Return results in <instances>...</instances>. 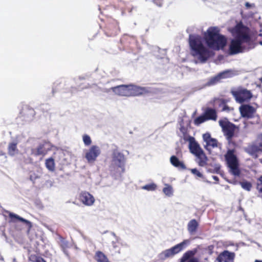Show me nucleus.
Listing matches in <instances>:
<instances>
[{
  "instance_id": "nucleus-1",
  "label": "nucleus",
  "mask_w": 262,
  "mask_h": 262,
  "mask_svg": "<svg viewBox=\"0 0 262 262\" xmlns=\"http://www.w3.org/2000/svg\"><path fill=\"white\" fill-rule=\"evenodd\" d=\"M235 38L231 40L229 45V55H235L248 51L255 47L250 35L249 28L244 25L242 21L237 23L233 29Z\"/></svg>"
},
{
  "instance_id": "nucleus-2",
  "label": "nucleus",
  "mask_w": 262,
  "mask_h": 262,
  "mask_svg": "<svg viewBox=\"0 0 262 262\" xmlns=\"http://www.w3.org/2000/svg\"><path fill=\"white\" fill-rule=\"evenodd\" d=\"M204 39L207 46L215 51L223 49L227 44V38L220 34L217 27L209 28L204 34Z\"/></svg>"
},
{
  "instance_id": "nucleus-3",
  "label": "nucleus",
  "mask_w": 262,
  "mask_h": 262,
  "mask_svg": "<svg viewBox=\"0 0 262 262\" xmlns=\"http://www.w3.org/2000/svg\"><path fill=\"white\" fill-rule=\"evenodd\" d=\"M189 43L192 55L197 56L201 62H205L210 57V51L204 46L199 36L189 35Z\"/></svg>"
},
{
  "instance_id": "nucleus-4",
  "label": "nucleus",
  "mask_w": 262,
  "mask_h": 262,
  "mask_svg": "<svg viewBox=\"0 0 262 262\" xmlns=\"http://www.w3.org/2000/svg\"><path fill=\"white\" fill-rule=\"evenodd\" d=\"M112 163L110 166L111 172L115 175L121 176L125 172V156L118 149H115L112 151Z\"/></svg>"
},
{
  "instance_id": "nucleus-5",
  "label": "nucleus",
  "mask_w": 262,
  "mask_h": 262,
  "mask_svg": "<svg viewBox=\"0 0 262 262\" xmlns=\"http://www.w3.org/2000/svg\"><path fill=\"white\" fill-rule=\"evenodd\" d=\"M225 159L231 172L235 176L240 174V170L238 168V164L237 158L234 155V150L231 149L228 150L225 155Z\"/></svg>"
},
{
  "instance_id": "nucleus-6",
  "label": "nucleus",
  "mask_w": 262,
  "mask_h": 262,
  "mask_svg": "<svg viewBox=\"0 0 262 262\" xmlns=\"http://www.w3.org/2000/svg\"><path fill=\"white\" fill-rule=\"evenodd\" d=\"M219 123L226 139L228 141L231 140L234 135L236 129H238V127L229 121L227 119L220 120Z\"/></svg>"
},
{
  "instance_id": "nucleus-7",
  "label": "nucleus",
  "mask_w": 262,
  "mask_h": 262,
  "mask_svg": "<svg viewBox=\"0 0 262 262\" xmlns=\"http://www.w3.org/2000/svg\"><path fill=\"white\" fill-rule=\"evenodd\" d=\"M189 241L185 239L171 248L162 251L160 254L161 258L165 259L173 256L174 255L182 251L186 247Z\"/></svg>"
},
{
  "instance_id": "nucleus-8",
  "label": "nucleus",
  "mask_w": 262,
  "mask_h": 262,
  "mask_svg": "<svg viewBox=\"0 0 262 262\" xmlns=\"http://www.w3.org/2000/svg\"><path fill=\"white\" fill-rule=\"evenodd\" d=\"M232 94L236 101L240 103L248 101L252 97L251 92L244 88H238L237 90L232 91Z\"/></svg>"
},
{
  "instance_id": "nucleus-9",
  "label": "nucleus",
  "mask_w": 262,
  "mask_h": 262,
  "mask_svg": "<svg viewBox=\"0 0 262 262\" xmlns=\"http://www.w3.org/2000/svg\"><path fill=\"white\" fill-rule=\"evenodd\" d=\"M101 154V149L97 145H92L85 153V158L90 163H94Z\"/></svg>"
},
{
  "instance_id": "nucleus-10",
  "label": "nucleus",
  "mask_w": 262,
  "mask_h": 262,
  "mask_svg": "<svg viewBox=\"0 0 262 262\" xmlns=\"http://www.w3.org/2000/svg\"><path fill=\"white\" fill-rule=\"evenodd\" d=\"M35 115L34 110L28 105H24L19 112V117L23 120L31 119Z\"/></svg>"
},
{
  "instance_id": "nucleus-11",
  "label": "nucleus",
  "mask_w": 262,
  "mask_h": 262,
  "mask_svg": "<svg viewBox=\"0 0 262 262\" xmlns=\"http://www.w3.org/2000/svg\"><path fill=\"white\" fill-rule=\"evenodd\" d=\"M239 111L243 117L249 119L254 117L256 109L249 104H244L240 106Z\"/></svg>"
},
{
  "instance_id": "nucleus-12",
  "label": "nucleus",
  "mask_w": 262,
  "mask_h": 262,
  "mask_svg": "<svg viewBox=\"0 0 262 262\" xmlns=\"http://www.w3.org/2000/svg\"><path fill=\"white\" fill-rule=\"evenodd\" d=\"M119 30L118 23L115 20H113L106 24L105 28V33L108 36H113L117 34Z\"/></svg>"
},
{
  "instance_id": "nucleus-13",
  "label": "nucleus",
  "mask_w": 262,
  "mask_h": 262,
  "mask_svg": "<svg viewBox=\"0 0 262 262\" xmlns=\"http://www.w3.org/2000/svg\"><path fill=\"white\" fill-rule=\"evenodd\" d=\"M79 200L85 206H92L95 202L94 197L89 192L81 191L78 196Z\"/></svg>"
},
{
  "instance_id": "nucleus-14",
  "label": "nucleus",
  "mask_w": 262,
  "mask_h": 262,
  "mask_svg": "<svg viewBox=\"0 0 262 262\" xmlns=\"http://www.w3.org/2000/svg\"><path fill=\"white\" fill-rule=\"evenodd\" d=\"M129 96H137L148 93V90L144 87L128 84Z\"/></svg>"
},
{
  "instance_id": "nucleus-15",
  "label": "nucleus",
  "mask_w": 262,
  "mask_h": 262,
  "mask_svg": "<svg viewBox=\"0 0 262 262\" xmlns=\"http://www.w3.org/2000/svg\"><path fill=\"white\" fill-rule=\"evenodd\" d=\"M112 91L116 94L122 96H129L128 85H120L112 87Z\"/></svg>"
},
{
  "instance_id": "nucleus-16",
  "label": "nucleus",
  "mask_w": 262,
  "mask_h": 262,
  "mask_svg": "<svg viewBox=\"0 0 262 262\" xmlns=\"http://www.w3.org/2000/svg\"><path fill=\"white\" fill-rule=\"evenodd\" d=\"M9 217L10 219L11 222L13 223H16L17 222H21L26 225L28 229L30 230L32 227V223L28 220H27L18 215L12 212H9Z\"/></svg>"
},
{
  "instance_id": "nucleus-17",
  "label": "nucleus",
  "mask_w": 262,
  "mask_h": 262,
  "mask_svg": "<svg viewBox=\"0 0 262 262\" xmlns=\"http://www.w3.org/2000/svg\"><path fill=\"white\" fill-rule=\"evenodd\" d=\"M235 257V254L230 252L227 250H225L222 252L216 258L217 261L230 262L233 261Z\"/></svg>"
},
{
  "instance_id": "nucleus-18",
  "label": "nucleus",
  "mask_w": 262,
  "mask_h": 262,
  "mask_svg": "<svg viewBox=\"0 0 262 262\" xmlns=\"http://www.w3.org/2000/svg\"><path fill=\"white\" fill-rule=\"evenodd\" d=\"M203 114L204 115L206 120L216 121L217 119V111L215 108L210 107H207L204 110Z\"/></svg>"
},
{
  "instance_id": "nucleus-19",
  "label": "nucleus",
  "mask_w": 262,
  "mask_h": 262,
  "mask_svg": "<svg viewBox=\"0 0 262 262\" xmlns=\"http://www.w3.org/2000/svg\"><path fill=\"white\" fill-rule=\"evenodd\" d=\"M246 151L251 156L257 158L258 154L259 152H262V148L259 144L258 145L252 144L248 146L246 149Z\"/></svg>"
},
{
  "instance_id": "nucleus-20",
  "label": "nucleus",
  "mask_w": 262,
  "mask_h": 262,
  "mask_svg": "<svg viewBox=\"0 0 262 262\" xmlns=\"http://www.w3.org/2000/svg\"><path fill=\"white\" fill-rule=\"evenodd\" d=\"M189 148L191 153L194 156L196 155H199V153L203 150L193 137L190 138Z\"/></svg>"
},
{
  "instance_id": "nucleus-21",
  "label": "nucleus",
  "mask_w": 262,
  "mask_h": 262,
  "mask_svg": "<svg viewBox=\"0 0 262 262\" xmlns=\"http://www.w3.org/2000/svg\"><path fill=\"white\" fill-rule=\"evenodd\" d=\"M50 150L51 148L49 147V145H48L47 143L40 144L35 149V151H34V155L36 156L40 155L43 156L46 155Z\"/></svg>"
},
{
  "instance_id": "nucleus-22",
  "label": "nucleus",
  "mask_w": 262,
  "mask_h": 262,
  "mask_svg": "<svg viewBox=\"0 0 262 262\" xmlns=\"http://www.w3.org/2000/svg\"><path fill=\"white\" fill-rule=\"evenodd\" d=\"M203 138L207 146H211L212 148L217 146V140L214 138H212L210 133H206L203 134Z\"/></svg>"
},
{
  "instance_id": "nucleus-23",
  "label": "nucleus",
  "mask_w": 262,
  "mask_h": 262,
  "mask_svg": "<svg viewBox=\"0 0 262 262\" xmlns=\"http://www.w3.org/2000/svg\"><path fill=\"white\" fill-rule=\"evenodd\" d=\"M199 226L198 222L195 219L191 220L187 224V230L191 235L196 233Z\"/></svg>"
},
{
  "instance_id": "nucleus-24",
  "label": "nucleus",
  "mask_w": 262,
  "mask_h": 262,
  "mask_svg": "<svg viewBox=\"0 0 262 262\" xmlns=\"http://www.w3.org/2000/svg\"><path fill=\"white\" fill-rule=\"evenodd\" d=\"M216 101L218 104V106L222 108V112H230L233 110L227 104L228 101L226 99L218 98L216 99Z\"/></svg>"
},
{
  "instance_id": "nucleus-25",
  "label": "nucleus",
  "mask_w": 262,
  "mask_h": 262,
  "mask_svg": "<svg viewBox=\"0 0 262 262\" xmlns=\"http://www.w3.org/2000/svg\"><path fill=\"white\" fill-rule=\"evenodd\" d=\"M171 164L174 167L184 170L186 169V167L182 161H180L179 159L175 156H172L170 158Z\"/></svg>"
},
{
  "instance_id": "nucleus-26",
  "label": "nucleus",
  "mask_w": 262,
  "mask_h": 262,
  "mask_svg": "<svg viewBox=\"0 0 262 262\" xmlns=\"http://www.w3.org/2000/svg\"><path fill=\"white\" fill-rule=\"evenodd\" d=\"M195 156L197 158V163L200 166L204 167L207 165L208 158L203 150Z\"/></svg>"
},
{
  "instance_id": "nucleus-27",
  "label": "nucleus",
  "mask_w": 262,
  "mask_h": 262,
  "mask_svg": "<svg viewBox=\"0 0 262 262\" xmlns=\"http://www.w3.org/2000/svg\"><path fill=\"white\" fill-rule=\"evenodd\" d=\"M94 259L97 262H110L107 256L101 251H97L96 252Z\"/></svg>"
},
{
  "instance_id": "nucleus-28",
  "label": "nucleus",
  "mask_w": 262,
  "mask_h": 262,
  "mask_svg": "<svg viewBox=\"0 0 262 262\" xmlns=\"http://www.w3.org/2000/svg\"><path fill=\"white\" fill-rule=\"evenodd\" d=\"M46 167L50 171H54L55 170V162L53 158H50L46 160Z\"/></svg>"
},
{
  "instance_id": "nucleus-29",
  "label": "nucleus",
  "mask_w": 262,
  "mask_h": 262,
  "mask_svg": "<svg viewBox=\"0 0 262 262\" xmlns=\"http://www.w3.org/2000/svg\"><path fill=\"white\" fill-rule=\"evenodd\" d=\"M8 154L10 156H14L17 151V144L15 143H10L8 146Z\"/></svg>"
},
{
  "instance_id": "nucleus-30",
  "label": "nucleus",
  "mask_w": 262,
  "mask_h": 262,
  "mask_svg": "<svg viewBox=\"0 0 262 262\" xmlns=\"http://www.w3.org/2000/svg\"><path fill=\"white\" fill-rule=\"evenodd\" d=\"M224 73H220L216 76L211 78L208 81L209 85L214 84L220 81L221 78L223 77Z\"/></svg>"
},
{
  "instance_id": "nucleus-31",
  "label": "nucleus",
  "mask_w": 262,
  "mask_h": 262,
  "mask_svg": "<svg viewBox=\"0 0 262 262\" xmlns=\"http://www.w3.org/2000/svg\"><path fill=\"white\" fill-rule=\"evenodd\" d=\"M165 187L163 189V193L168 196L172 195L173 193V190L171 186L169 184H165Z\"/></svg>"
},
{
  "instance_id": "nucleus-32",
  "label": "nucleus",
  "mask_w": 262,
  "mask_h": 262,
  "mask_svg": "<svg viewBox=\"0 0 262 262\" xmlns=\"http://www.w3.org/2000/svg\"><path fill=\"white\" fill-rule=\"evenodd\" d=\"M239 184L242 187L246 190L250 191L251 189L252 184L250 182L247 181H243L240 182Z\"/></svg>"
},
{
  "instance_id": "nucleus-33",
  "label": "nucleus",
  "mask_w": 262,
  "mask_h": 262,
  "mask_svg": "<svg viewBox=\"0 0 262 262\" xmlns=\"http://www.w3.org/2000/svg\"><path fill=\"white\" fill-rule=\"evenodd\" d=\"M206 121L207 120H206L204 115L203 114L202 115L196 117L194 120V124L196 125H199Z\"/></svg>"
},
{
  "instance_id": "nucleus-34",
  "label": "nucleus",
  "mask_w": 262,
  "mask_h": 262,
  "mask_svg": "<svg viewBox=\"0 0 262 262\" xmlns=\"http://www.w3.org/2000/svg\"><path fill=\"white\" fill-rule=\"evenodd\" d=\"M256 189L259 195L262 197V175L257 180Z\"/></svg>"
},
{
  "instance_id": "nucleus-35",
  "label": "nucleus",
  "mask_w": 262,
  "mask_h": 262,
  "mask_svg": "<svg viewBox=\"0 0 262 262\" xmlns=\"http://www.w3.org/2000/svg\"><path fill=\"white\" fill-rule=\"evenodd\" d=\"M157 188V185L154 183L145 185L142 187V189L147 191H154Z\"/></svg>"
},
{
  "instance_id": "nucleus-36",
  "label": "nucleus",
  "mask_w": 262,
  "mask_h": 262,
  "mask_svg": "<svg viewBox=\"0 0 262 262\" xmlns=\"http://www.w3.org/2000/svg\"><path fill=\"white\" fill-rule=\"evenodd\" d=\"M82 139L83 143L85 146H89L92 143V140L91 139V137L86 135L84 134L82 136Z\"/></svg>"
},
{
  "instance_id": "nucleus-37",
  "label": "nucleus",
  "mask_w": 262,
  "mask_h": 262,
  "mask_svg": "<svg viewBox=\"0 0 262 262\" xmlns=\"http://www.w3.org/2000/svg\"><path fill=\"white\" fill-rule=\"evenodd\" d=\"M193 254H194V253L191 251H187L183 254V255L181 258V262H184L186 260L188 259Z\"/></svg>"
},
{
  "instance_id": "nucleus-38",
  "label": "nucleus",
  "mask_w": 262,
  "mask_h": 262,
  "mask_svg": "<svg viewBox=\"0 0 262 262\" xmlns=\"http://www.w3.org/2000/svg\"><path fill=\"white\" fill-rule=\"evenodd\" d=\"M30 258L35 262H47L42 257L35 254L31 255Z\"/></svg>"
},
{
  "instance_id": "nucleus-39",
  "label": "nucleus",
  "mask_w": 262,
  "mask_h": 262,
  "mask_svg": "<svg viewBox=\"0 0 262 262\" xmlns=\"http://www.w3.org/2000/svg\"><path fill=\"white\" fill-rule=\"evenodd\" d=\"M190 171L192 173L196 176L198 177L203 178V174L196 168L191 169Z\"/></svg>"
},
{
  "instance_id": "nucleus-40",
  "label": "nucleus",
  "mask_w": 262,
  "mask_h": 262,
  "mask_svg": "<svg viewBox=\"0 0 262 262\" xmlns=\"http://www.w3.org/2000/svg\"><path fill=\"white\" fill-rule=\"evenodd\" d=\"M154 3L157 6L161 7L163 4L162 0H153Z\"/></svg>"
},
{
  "instance_id": "nucleus-41",
  "label": "nucleus",
  "mask_w": 262,
  "mask_h": 262,
  "mask_svg": "<svg viewBox=\"0 0 262 262\" xmlns=\"http://www.w3.org/2000/svg\"><path fill=\"white\" fill-rule=\"evenodd\" d=\"M113 248L115 250H117V248H118V249L117 250H116V252H117L118 253H120V248L118 246L114 245L113 246Z\"/></svg>"
},
{
  "instance_id": "nucleus-42",
  "label": "nucleus",
  "mask_w": 262,
  "mask_h": 262,
  "mask_svg": "<svg viewBox=\"0 0 262 262\" xmlns=\"http://www.w3.org/2000/svg\"><path fill=\"white\" fill-rule=\"evenodd\" d=\"M187 262H198V261L195 258H192L190 259Z\"/></svg>"
},
{
  "instance_id": "nucleus-43",
  "label": "nucleus",
  "mask_w": 262,
  "mask_h": 262,
  "mask_svg": "<svg viewBox=\"0 0 262 262\" xmlns=\"http://www.w3.org/2000/svg\"><path fill=\"white\" fill-rule=\"evenodd\" d=\"M212 178H213V180L216 181H219V178L217 176H212Z\"/></svg>"
},
{
  "instance_id": "nucleus-44",
  "label": "nucleus",
  "mask_w": 262,
  "mask_h": 262,
  "mask_svg": "<svg viewBox=\"0 0 262 262\" xmlns=\"http://www.w3.org/2000/svg\"><path fill=\"white\" fill-rule=\"evenodd\" d=\"M246 6L247 7H250V4L249 3H246Z\"/></svg>"
},
{
  "instance_id": "nucleus-45",
  "label": "nucleus",
  "mask_w": 262,
  "mask_h": 262,
  "mask_svg": "<svg viewBox=\"0 0 262 262\" xmlns=\"http://www.w3.org/2000/svg\"><path fill=\"white\" fill-rule=\"evenodd\" d=\"M254 262H262V260H255Z\"/></svg>"
},
{
  "instance_id": "nucleus-46",
  "label": "nucleus",
  "mask_w": 262,
  "mask_h": 262,
  "mask_svg": "<svg viewBox=\"0 0 262 262\" xmlns=\"http://www.w3.org/2000/svg\"><path fill=\"white\" fill-rule=\"evenodd\" d=\"M259 43L260 45H262V41H260L259 42Z\"/></svg>"
}]
</instances>
